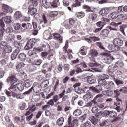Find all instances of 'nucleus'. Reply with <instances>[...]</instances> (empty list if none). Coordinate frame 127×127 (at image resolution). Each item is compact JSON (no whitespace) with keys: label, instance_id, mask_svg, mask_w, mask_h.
Listing matches in <instances>:
<instances>
[{"label":"nucleus","instance_id":"32","mask_svg":"<svg viewBox=\"0 0 127 127\" xmlns=\"http://www.w3.org/2000/svg\"><path fill=\"white\" fill-rule=\"evenodd\" d=\"M64 121H65V119L64 117H60L57 120V124L59 126H62L64 123Z\"/></svg>","mask_w":127,"mask_h":127},{"label":"nucleus","instance_id":"7","mask_svg":"<svg viewBox=\"0 0 127 127\" xmlns=\"http://www.w3.org/2000/svg\"><path fill=\"white\" fill-rule=\"evenodd\" d=\"M7 83H9L10 84H15L17 82V78L14 75H11L9 76L7 80Z\"/></svg>","mask_w":127,"mask_h":127},{"label":"nucleus","instance_id":"29","mask_svg":"<svg viewBox=\"0 0 127 127\" xmlns=\"http://www.w3.org/2000/svg\"><path fill=\"white\" fill-rule=\"evenodd\" d=\"M18 58L21 61H25L26 60V55L23 53L19 54Z\"/></svg>","mask_w":127,"mask_h":127},{"label":"nucleus","instance_id":"51","mask_svg":"<svg viewBox=\"0 0 127 127\" xmlns=\"http://www.w3.org/2000/svg\"><path fill=\"white\" fill-rule=\"evenodd\" d=\"M98 107L99 108H100V109H108V108H110V106H105V103H102V104H100L99 105H98Z\"/></svg>","mask_w":127,"mask_h":127},{"label":"nucleus","instance_id":"58","mask_svg":"<svg viewBox=\"0 0 127 127\" xmlns=\"http://www.w3.org/2000/svg\"><path fill=\"white\" fill-rule=\"evenodd\" d=\"M96 25L98 26V27H100V28L103 29V27H104V24L102 22L99 21L97 23H96Z\"/></svg>","mask_w":127,"mask_h":127},{"label":"nucleus","instance_id":"24","mask_svg":"<svg viewBox=\"0 0 127 127\" xmlns=\"http://www.w3.org/2000/svg\"><path fill=\"white\" fill-rule=\"evenodd\" d=\"M118 15L117 12H114L108 15V18H109V19H116V18H117L118 19Z\"/></svg>","mask_w":127,"mask_h":127},{"label":"nucleus","instance_id":"62","mask_svg":"<svg viewBox=\"0 0 127 127\" xmlns=\"http://www.w3.org/2000/svg\"><path fill=\"white\" fill-rule=\"evenodd\" d=\"M78 55H80V54H81V55H86V53L84 49H81V50L78 53Z\"/></svg>","mask_w":127,"mask_h":127},{"label":"nucleus","instance_id":"27","mask_svg":"<svg viewBox=\"0 0 127 127\" xmlns=\"http://www.w3.org/2000/svg\"><path fill=\"white\" fill-rule=\"evenodd\" d=\"M89 119L93 125H97V124H98V119L96 118L95 116H90Z\"/></svg>","mask_w":127,"mask_h":127},{"label":"nucleus","instance_id":"18","mask_svg":"<svg viewBox=\"0 0 127 127\" xmlns=\"http://www.w3.org/2000/svg\"><path fill=\"white\" fill-rule=\"evenodd\" d=\"M3 50V53H10L12 52V47L9 45H8Z\"/></svg>","mask_w":127,"mask_h":127},{"label":"nucleus","instance_id":"52","mask_svg":"<svg viewBox=\"0 0 127 127\" xmlns=\"http://www.w3.org/2000/svg\"><path fill=\"white\" fill-rule=\"evenodd\" d=\"M57 15V12L55 11L49 12V16H50V17H55V16H56Z\"/></svg>","mask_w":127,"mask_h":127},{"label":"nucleus","instance_id":"28","mask_svg":"<svg viewBox=\"0 0 127 127\" xmlns=\"http://www.w3.org/2000/svg\"><path fill=\"white\" fill-rule=\"evenodd\" d=\"M24 85L26 88H29L32 85V80L31 79H27L24 81Z\"/></svg>","mask_w":127,"mask_h":127},{"label":"nucleus","instance_id":"22","mask_svg":"<svg viewBox=\"0 0 127 127\" xmlns=\"http://www.w3.org/2000/svg\"><path fill=\"white\" fill-rule=\"evenodd\" d=\"M32 64L33 65H36V66H40V64H41V60L40 59H37V60H34V58L32 59Z\"/></svg>","mask_w":127,"mask_h":127},{"label":"nucleus","instance_id":"36","mask_svg":"<svg viewBox=\"0 0 127 127\" xmlns=\"http://www.w3.org/2000/svg\"><path fill=\"white\" fill-rule=\"evenodd\" d=\"M8 45V44L5 41H1L0 43V47L1 49H3L6 46Z\"/></svg>","mask_w":127,"mask_h":127},{"label":"nucleus","instance_id":"12","mask_svg":"<svg viewBox=\"0 0 127 127\" xmlns=\"http://www.w3.org/2000/svg\"><path fill=\"white\" fill-rule=\"evenodd\" d=\"M93 98H94V96L90 92L83 96V100H84L85 102H89V101L92 100Z\"/></svg>","mask_w":127,"mask_h":127},{"label":"nucleus","instance_id":"42","mask_svg":"<svg viewBox=\"0 0 127 127\" xmlns=\"http://www.w3.org/2000/svg\"><path fill=\"white\" fill-rule=\"evenodd\" d=\"M9 90L11 91V92H17V89H16V85H11L10 88H9Z\"/></svg>","mask_w":127,"mask_h":127},{"label":"nucleus","instance_id":"46","mask_svg":"<svg viewBox=\"0 0 127 127\" xmlns=\"http://www.w3.org/2000/svg\"><path fill=\"white\" fill-rule=\"evenodd\" d=\"M116 102H114V105L115 106H119L122 103V100L120 99L119 97H117L116 98Z\"/></svg>","mask_w":127,"mask_h":127},{"label":"nucleus","instance_id":"5","mask_svg":"<svg viewBox=\"0 0 127 127\" xmlns=\"http://www.w3.org/2000/svg\"><path fill=\"white\" fill-rule=\"evenodd\" d=\"M90 89L91 91H93V92L97 94H100L103 91V88L101 85H96V87H90Z\"/></svg>","mask_w":127,"mask_h":127},{"label":"nucleus","instance_id":"16","mask_svg":"<svg viewBox=\"0 0 127 127\" xmlns=\"http://www.w3.org/2000/svg\"><path fill=\"white\" fill-rule=\"evenodd\" d=\"M42 6H43V7H45V8H49V7H52L51 2H47L46 0H42Z\"/></svg>","mask_w":127,"mask_h":127},{"label":"nucleus","instance_id":"56","mask_svg":"<svg viewBox=\"0 0 127 127\" xmlns=\"http://www.w3.org/2000/svg\"><path fill=\"white\" fill-rule=\"evenodd\" d=\"M94 72H99V73H102V71L103 70V67H101L99 69L97 68H92Z\"/></svg>","mask_w":127,"mask_h":127},{"label":"nucleus","instance_id":"49","mask_svg":"<svg viewBox=\"0 0 127 127\" xmlns=\"http://www.w3.org/2000/svg\"><path fill=\"white\" fill-rule=\"evenodd\" d=\"M122 119H123V115H119L117 117H115L113 122H117V121H119V120H122Z\"/></svg>","mask_w":127,"mask_h":127},{"label":"nucleus","instance_id":"41","mask_svg":"<svg viewBox=\"0 0 127 127\" xmlns=\"http://www.w3.org/2000/svg\"><path fill=\"white\" fill-rule=\"evenodd\" d=\"M82 114V111L80 109H77L73 112V116L75 117H78V116H80Z\"/></svg>","mask_w":127,"mask_h":127},{"label":"nucleus","instance_id":"48","mask_svg":"<svg viewBox=\"0 0 127 127\" xmlns=\"http://www.w3.org/2000/svg\"><path fill=\"white\" fill-rule=\"evenodd\" d=\"M96 82V79L93 78H89L87 79V83L88 84H94V83Z\"/></svg>","mask_w":127,"mask_h":127},{"label":"nucleus","instance_id":"21","mask_svg":"<svg viewBox=\"0 0 127 127\" xmlns=\"http://www.w3.org/2000/svg\"><path fill=\"white\" fill-rule=\"evenodd\" d=\"M109 34V31L107 29L103 30L100 33V37L101 38H106Z\"/></svg>","mask_w":127,"mask_h":127},{"label":"nucleus","instance_id":"63","mask_svg":"<svg viewBox=\"0 0 127 127\" xmlns=\"http://www.w3.org/2000/svg\"><path fill=\"white\" fill-rule=\"evenodd\" d=\"M78 119H74L72 121V123H71V125H69V127H74V125H75V124H77V123H78Z\"/></svg>","mask_w":127,"mask_h":127},{"label":"nucleus","instance_id":"23","mask_svg":"<svg viewBox=\"0 0 127 127\" xmlns=\"http://www.w3.org/2000/svg\"><path fill=\"white\" fill-rule=\"evenodd\" d=\"M114 66L116 67V68H123V67L124 66V62L122 61H118L116 62V63L114 64Z\"/></svg>","mask_w":127,"mask_h":127},{"label":"nucleus","instance_id":"25","mask_svg":"<svg viewBox=\"0 0 127 127\" xmlns=\"http://www.w3.org/2000/svg\"><path fill=\"white\" fill-rule=\"evenodd\" d=\"M118 20H126L127 19V14H121L118 15Z\"/></svg>","mask_w":127,"mask_h":127},{"label":"nucleus","instance_id":"35","mask_svg":"<svg viewBox=\"0 0 127 127\" xmlns=\"http://www.w3.org/2000/svg\"><path fill=\"white\" fill-rule=\"evenodd\" d=\"M98 52L96 50V49H93L91 50L90 55L92 56L93 57H97L98 56Z\"/></svg>","mask_w":127,"mask_h":127},{"label":"nucleus","instance_id":"17","mask_svg":"<svg viewBox=\"0 0 127 127\" xmlns=\"http://www.w3.org/2000/svg\"><path fill=\"white\" fill-rule=\"evenodd\" d=\"M116 59L113 56H108L106 58L104 59V61L105 63H107V64H111L113 62V60H115Z\"/></svg>","mask_w":127,"mask_h":127},{"label":"nucleus","instance_id":"30","mask_svg":"<svg viewBox=\"0 0 127 127\" xmlns=\"http://www.w3.org/2000/svg\"><path fill=\"white\" fill-rule=\"evenodd\" d=\"M110 93L112 95V96L114 95L115 97H119L120 95V90H119V89H116L113 91H110Z\"/></svg>","mask_w":127,"mask_h":127},{"label":"nucleus","instance_id":"19","mask_svg":"<svg viewBox=\"0 0 127 127\" xmlns=\"http://www.w3.org/2000/svg\"><path fill=\"white\" fill-rule=\"evenodd\" d=\"M21 26L22 27H23V28H24V29H27V30H29L31 29V28H32V25L29 23H23L21 24Z\"/></svg>","mask_w":127,"mask_h":127},{"label":"nucleus","instance_id":"34","mask_svg":"<svg viewBox=\"0 0 127 127\" xmlns=\"http://www.w3.org/2000/svg\"><path fill=\"white\" fill-rule=\"evenodd\" d=\"M17 89L20 91H22L23 90H24V84L23 83H18L17 85Z\"/></svg>","mask_w":127,"mask_h":127},{"label":"nucleus","instance_id":"57","mask_svg":"<svg viewBox=\"0 0 127 127\" xmlns=\"http://www.w3.org/2000/svg\"><path fill=\"white\" fill-rule=\"evenodd\" d=\"M92 126L91 122L87 121L83 124V127H90Z\"/></svg>","mask_w":127,"mask_h":127},{"label":"nucleus","instance_id":"26","mask_svg":"<svg viewBox=\"0 0 127 127\" xmlns=\"http://www.w3.org/2000/svg\"><path fill=\"white\" fill-rule=\"evenodd\" d=\"M0 27H2L0 30V35H3V33H4V22L2 21H0Z\"/></svg>","mask_w":127,"mask_h":127},{"label":"nucleus","instance_id":"55","mask_svg":"<svg viewBox=\"0 0 127 127\" xmlns=\"http://www.w3.org/2000/svg\"><path fill=\"white\" fill-rule=\"evenodd\" d=\"M82 91L84 92V93L88 94V93H90L89 91H91V89H90V87L89 88L88 87H84L83 89H82Z\"/></svg>","mask_w":127,"mask_h":127},{"label":"nucleus","instance_id":"9","mask_svg":"<svg viewBox=\"0 0 127 127\" xmlns=\"http://www.w3.org/2000/svg\"><path fill=\"white\" fill-rule=\"evenodd\" d=\"M20 52V50L19 48L16 49L11 54V58L12 60H14V59H16L17 57V55H18V53Z\"/></svg>","mask_w":127,"mask_h":127},{"label":"nucleus","instance_id":"40","mask_svg":"<svg viewBox=\"0 0 127 127\" xmlns=\"http://www.w3.org/2000/svg\"><path fill=\"white\" fill-rule=\"evenodd\" d=\"M83 1V0H76V3L72 6L73 7H77L78 6H81V3Z\"/></svg>","mask_w":127,"mask_h":127},{"label":"nucleus","instance_id":"61","mask_svg":"<svg viewBox=\"0 0 127 127\" xmlns=\"http://www.w3.org/2000/svg\"><path fill=\"white\" fill-rule=\"evenodd\" d=\"M120 92H123L124 94H127V87H123L119 90Z\"/></svg>","mask_w":127,"mask_h":127},{"label":"nucleus","instance_id":"43","mask_svg":"<svg viewBox=\"0 0 127 127\" xmlns=\"http://www.w3.org/2000/svg\"><path fill=\"white\" fill-rule=\"evenodd\" d=\"M110 25L113 27H118L119 25H122V22H120L117 23L115 22H111L110 23Z\"/></svg>","mask_w":127,"mask_h":127},{"label":"nucleus","instance_id":"39","mask_svg":"<svg viewBox=\"0 0 127 127\" xmlns=\"http://www.w3.org/2000/svg\"><path fill=\"white\" fill-rule=\"evenodd\" d=\"M13 26L15 30H19L21 28V24L19 23L14 24Z\"/></svg>","mask_w":127,"mask_h":127},{"label":"nucleus","instance_id":"45","mask_svg":"<svg viewBox=\"0 0 127 127\" xmlns=\"http://www.w3.org/2000/svg\"><path fill=\"white\" fill-rule=\"evenodd\" d=\"M89 38L93 42H96V41H100V38L96 36H90Z\"/></svg>","mask_w":127,"mask_h":127},{"label":"nucleus","instance_id":"37","mask_svg":"<svg viewBox=\"0 0 127 127\" xmlns=\"http://www.w3.org/2000/svg\"><path fill=\"white\" fill-rule=\"evenodd\" d=\"M102 95L103 96H108V97H111L113 96V94L109 91V90H105L102 92Z\"/></svg>","mask_w":127,"mask_h":127},{"label":"nucleus","instance_id":"11","mask_svg":"<svg viewBox=\"0 0 127 127\" xmlns=\"http://www.w3.org/2000/svg\"><path fill=\"white\" fill-rule=\"evenodd\" d=\"M2 9H3L4 11H5V12H7V13H12L13 11H12V8L11 7L5 4L3 5Z\"/></svg>","mask_w":127,"mask_h":127},{"label":"nucleus","instance_id":"8","mask_svg":"<svg viewBox=\"0 0 127 127\" xmlns=\"http://www.w3.org/2000/svg\"><path fill=\"white\" fill-rule=\"evenodd\" d=\"M104 114H106L109 117V118H115L117 117V112L115 111H108V110H105L104 111Z\"/></svg>","mask_w":127,"mask_h":127},{"label":"nucleus","instance_id":"13","mask_svg":"<svg viewBox=\"0 0 127 127\" xmlns=\"http://www.w3.org/2000/svg\"><path fill=\"white\" fill-rule=\"evenodd\" d=\"M12 17L10 16H6L5 17L3 18L2 20H1V21H2L3 22L4 21V22H5V23H6V24H10L11 23V22H12Z\"/></svg>","mask_w":127,"mask_h":127},{"label":"nucleus","instance_id":"60","mask_svg":"<svg viewBox=\"0 0 127 127\" xmlns=\"http://www.w3.org/2000/svg\"><path fill=\"white\" fill-rule=\"evenodd\" d=\"M57 2H58V0H54L52 3H51L52 7H57Z\"/></svg>","mask_w":127,"mask_h":127},{"label":"nucleus","instance_id":"15","mask_svg":"<svg viewBox=\"0 0 127 127\" xmlns=\"http://www.w3.org/2000/svg\"><path fill=\"white\" fill-rule=\"evenodd\" d=\"M28 12L31 15H34L37 12V9L32 6H30L28 8Z\"/></svg>","mask_w":127,"mask_h":127},{"label":"nucleus","instance_id":"53","mask_svg":"<svg viewBox=\"0 0 127 127\" xmlns=\"http://www.w3.org/2000/svg\"><path fill=\"white\" fill-rule=\"evenodd\" d=\"M92 112L93 114H97L99 112V108L97 106H94L92 107Z\"/></svg>","mask_w":127,"mask_h":127},{"label":"nucleus","instance_id":"64","mask_svg":"<svg viewBox=\"0 0 127 127\" xmlns=\"http://www.w3.org/2000/svg\"><path fill=\"white\" fill-rule=\"evenodd\" d=\"M53 101L54 102V103H56L59 99L58 98V95H55L53 97Z\"/></svg>","mask_w":127,"mask_h":127},{"label":"nucleus","instance_id":"6","mask_svg":"<svg viewBox=\"0 0 127 127\" xmlns=\"http://www.w3.org/2000/svg\"><path fill=\"white\" fill-rule=\"evenodd\" d=\"M113 43L115 46H123L124 41L120 38H115L113 40Z\"/></svg>","mask_w":127,"mask_h":127},{"label":"nucleus","instance_id":"54","mask_svg":"<svg viewBox=\"0 0 127 127\" xmlns=\"http://www.w3.org/2000/svg\"><path fill=\"white\" fill-rule=\"evenodd\" d=\"M88 65L89 67H97V66H99V64L97 63L90 62L88 64Z\"/></svg>","mask_w":127,"mask_h":127},{"label":"nucleus","instance_id":"44","mask_svg":"<svg viewBox=\"0 0 127 127\" xmlns=\"http://www.w3.org/2000/svg\"><path fill=\"white\" fill-rule=\"evenodd\" d=\"M14 16L16 18H20L22 16V14L20 11H17L14 14Z\"/></svg>","mask_w":127,"mask_h":127},{"label":"nucleus","instance_id":"50","mask_svg":"<svg viewBox=\"0 0 127 127\" xmlns=\"http://www.w3.org/2000/svg\"><path fill=\"white\" fill-rule=\"evenodd\" d=\"M87 119V114H84L79 118L81 122H84V121Z\"/></svg>","mask_w":127,"mask_h":127},{"label":"nucleus","instance_id":"31","mask_svg":"<svg viewBox=\"0 0 127 127\" xmlns=\"http://www.w3.org/2000/svg\"><path fill=\"white\" fill-rule=\"evenodd\" d=\"M14 39H15V36L12 34H9L8 35L7 40V41H11L12 42H13L14 41Z\"/></svg>","mask_w":127,"mask_h":127},{"label":"nucleus","instance_id":"20","mask_svg":"<svg viewBox=\"0 0 127 127\" xmlns=\"http://www.w3.org/2000/svg\"><path fill=\"white\" fill-rule=\"evenodd\" d=\"M54 35V39L55 40H57V41H59V43H62V37L60 36V34H53Z\"/></svg>","mask_w":127,"mask_h":127},{"label":"nucleus","instance_id":"33","mask_svg":"<svg viewBox=\"0 0 127 127\" xmlns=\"http://www.w3.org/2000/svg\"><path fill=\"white\" fill-rule=\"evenodd\" d=\"M98 82L99 85H102V86L107 85V81L105 79H102V78H99L98 79Z\"/></svg>","mask_w":127,"mask_h":127},{"label":"nucleus","instance_id":"59","mask_svg":"<svg viewBox=\"0 0 127 127\" xmlns=\"http://www.w3.org/2000/svg\"><path fill=\"white\" fill-rule=\"evenodd\" d=\"M76 16L77 17H83L85 16V14L83 12H79L76 14Z\"/></svg>","mask_w":127,"mask_h":127},{"label":"nucleus","instance_id":"3","mask_svg":"<svg viewBox=\"0 0 127 127\" xmlns=\"http://www.w3.org/2000/svg\"><path fill=\"white\" fill-rule=\"evenodd\" d=\"M43 49L42 47H38L35 48L33 49L32 51H30L28 53V55L29 56H31L32 55H35L36 57H37V52H41V51H43Z\"/></svg>","mask_w":127,"mask_h":127},{"label":"nucleus","instance_id":"47","mask_svg":"<svg viewBox=\"0 0 127 127\" xmlns=\"http://www.w3.org/2000/svg\"><path fill=\"white\" fill-rule=\"evenodd\" d=\"M68 47H69V43L68 40H67L66 41L65 46L63 48L64 51L65 53H67V49Z\"/></svg>","mask_w":127,"mask_h":127},{"label":"nucleus","instance_id":"2","mask_svg":"<svg viewBox=\"0 0 127 127\" xmlns=\"http://www.w3.org/2000/svg\"><path fill=\"white\" fill-rule=\"evenodd\" d=\"M116 71H118V68L116 67L115 65H110L108 66V74L113 80H115V75L113 74H114Z\"/></svg>","mask_w":127,"mask_h":127},{"label":"nucleus","instance_id":"38","mask_svg":"<svg viewBox=\"0 0 127 127\" xmlns=\"http://www.w3.org/2000/svg\"><path fill=\"white\" fill-rule=\"evenodd\" d=\"M43 67L47 68L49 70H51V69H52V65H51V64L46 63L43 64Z\"/></svg>","mask_w":127,"mask_h":127},{"label":"nucleus","instance_id":"10","mask_svg":"<svg viewBox=\"0 0 127 127\" xmlns=\"http://www.w3.org/2000/svg\"><path fill=\"white\" fill-rule=\"evenodd\" d=\"M42 88L41 84H37L34 86H33L31 89H32L34 93H39L41 91Z\"/></svg>","mask_w":127,"mask_h":127},{"label":"nucleus","instance_id":"4","mask_svg":"<svg viewBox=\"0 0 127 127\" xmlns=\"http://www.w3.org/2000/svg\"><path fill=\"white\" fill-rule=\"evenodd\" d=\"M104 95L102 94H97L92 100V103L93 104H97V102L96 101H97L99 103H103L104 102Z\"/></svg>","mask_w":127,"mask_h":127},{"label":"nucleus","instance_id":"1","mask_svg":"<svg viewBox=\"0 0 127 127\" xmlns=\"http://www.w3.org/2000/svg\"><path fill=\"white\" fill-rule=\"evenodd\" d=\"M39 41V39H35L34 38H32L30 39L27 42L26 46L25 47V49L26 50H28L29 49H31L33 48V46H34L35 44V42Z\"/></svg>","mask_w":127,"mask_h":127},{"label":"nucleus","instance_id":"14","mask_svg":"<svg viewBox=\"0 0 127 127\" xmlns=\"http://www.w3.org/2000/svg\"><path fill=\"white\" fill-rule=\"evenodd\" d=\"M109 12H110V11H109V9H108V8H102L99 11V14L102 16H106V15H107L109 14Z\"/></svg>","mask_w":127,"mask_h":127}]
</instances>
